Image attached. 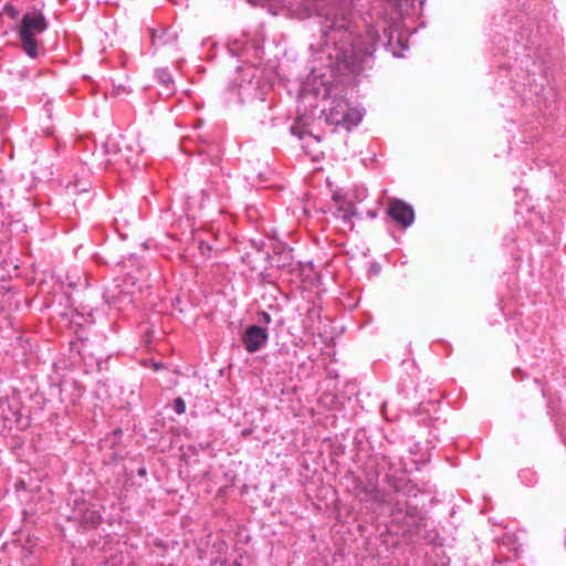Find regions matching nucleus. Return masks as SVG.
<instances>
[{"mask_svg": "<svg viewBox=\"0 0 566 566\" xmlns=\"http://www.w3.org/2000/svg\"><path fill=\"white\" fill-rule=\"evenodd\" d=\"M48 28L45 18L41 13H25L19 27V35L24 52L30 57L38 56L36 35L44 32Z\"/></svg>", "mask_w": 566, "mask_h": 566, "instance_id": "obj_1", "label": "nucleus"}, {"mask_svg": "<svg viewBox=\"0 0 566 566\" xmlns=\"http://www.w3.org/2000/svg\"><path fill=\"white\" fill-rule=\"evenodd\" d=\"M326 120L329 124L342 125L347 130L356 126L361 120V112L358 108L350 107L343 97L333 99L331 107L325 111Z\"/></svg>", "mask_w": 566, "mask_h": 566, "instance_id": "obj_2", "label": "nucleus"}, {"mask_svg": "<svg viewBox=\"0 0 566 566\" xmlns=\"http://www.w3.org/2000/svg\"><path fill=\"white\" fill-rule=\"evenodd\" d=\"M367 36L369 43L364 49L359 48V45L355 43L353 44L350 54L345 52L340 57H338L350 72H357L364 62L365 56L370 55L375 50V45L378 40L377 32L369 30L367 32Z\"/></svg>", "mask_w": 566, "mask_h": 566, "instance_id": "obj_3", "label": "nucleus"}, {"mask_svg": "<svg viewBox=\"0 0 566 566\" xmlns=\"http://www.w3.org/2000/svg\"><path fill=\"white\" fill-rule=\"evenodd\" d=\"M241 340L248 353H255L265 345L268 331L261 326L251 325L243 332Z\"/></svg>", "mask_w": 566, "mask_h": 566, "instance_id": "obj_4", "label": "nucleus"}, {"mask_svg": "<svg viewBox=\"0 0 566 566\" xmlns=\"http://www.w3.org/2000/svg\"><path fill=\"white\" fill-rule=\"evenodd\" d=\"M388 214L402 227H408L413 221L412 208L399 199L389 200Z\"/></svg>", "mask_w": 566, "mask_h": 566, "instance_id": "obj_5", "label": "nucleus"}, {"mask_svg": "<svg viewBox=\"0 0 566 566\" xmlns=\"http://www.w3.org/2000/svg\"><path fill=\"white\" fill-rule=\"evenodd\" d=\"M352 493L360 502H369L378 499V490L374 482H364L358 478L352 479Z\"/></svg>", "mask_w": 566, "mask_h": 566, "instance_id": "obj_6", "label": "nucleus"}, {"mask_svg": "<svg viewBox=\"0 0 566 566\" xmlns=\"http://www.w3.org/2000/svg\"><path fill=\"white\" fill-rule=\"evenodd\" d=\"M337 210L342 213V218L345 221H349L355 214V207L353 202L348 200H342V202L337 205Z\"/></svg>", "mask_w": 566, "mask_h": 566, "instance_id": "obj_7", "label": "nucleus"}, {"mask_svg": "<svg viewBox=\"0 0 566 566\" xmlns=\"http://www.w3.org/2000/svg\"><path fill=\"white\" fill-rule=\"evenodd\" d=\"M99 146L101 153L105 155H111V157L107 159L108 163H111L112 160H116L118 156L122 157L118 144H99Z\"/></svg>", "mask_w": 566, "mask_h": 566, "instance_id": "obj_8", "label": "nucleus"}, {"mask_svg": "<svg viewBox=\"0 0 566 566\" xmlns=\"http://www.w3.org/2000/svg\"><path fill=\"white\" fill-rule=\"evenodd\" d=\"M291 133L298 139H305L311 136L310 132L305 128V124L301 120H296L294 125L291 126Z\"/></svg>", "mask_w": 566, "mask_h": 566, "instance_id": "obj_9", "label": "nucleus"}, {"mask_svg": "<svg viewBox=\"0 0 566 566\" xmlns=\"http://www.w3.org/2000/svg\"><path fill=\"white\" fill-rule=\"evenodd\" d=\"M175 411L178 415H182L186 411V403L182 398L178 397L174 403Z\"/></svg>", "mask_w": 566, "mask_h": 566, "instance_id": "obj_10", "label": "nucleus"}, {"mask_svg": "<svg viewBox=\"0 0 566 566\" xmlns=\"http://www.w3.org/2000/svg\"><path fill=\"white\" fill-rule=\"evenodd\" d=\"M332 198L336 202V205L340 203L342 200H346L339 191H335Z\"/></svg>", "mask_w": 566, "mask_h": 566, "instance_id": "obj_11", "label": "nucleus"}, {"mask_svg": "<svg viewBox=\"0 0 566 566\" xmlns=\"http://www.w3.org/2000/svg\"><path fill=\"white\" fill-rule=\"evenodd\" d=\"M6 10H7L8 14H9L11 18H13V19H14V18H17V17H18V10H17V9H14L13 7L8 6V7L6 8Z\"/></svg>", "mask_w": 566, "mask_h": 566, "instance_id": "obj_12", "label": "nucleus"}, {"mask_svg": "<svg viewBox=\"0 0 566 566\" xmlns=\"http://www.w3.org/2000/svg\"><path fill=\"white\" fill-rule=\"evenodd\" d=\"M220 160H221V156H220L219 151H217L216 154H212V158H211L212 164H218Z\"/></svg>", "mask_w": 566, "mask_h": 566, "instance_id": "obj_13", "label": "nucleus"}, {"mask_svg": "<svg viewBox=\"0 0 566 566\" xmlns=\"http://www.w3.org/2000/svg\"><path fill=\"white\" fill-rule=\"evenodd\" d=\"M262 317H263V321L265 323H270L271 322V316L266 312H262Z\"/></svg>", "mask_w": 566, "mask_h": 566, "instance_id": "obj_14", "label": "nucleus"}, {"mask_svg": "<svg viewBox=\"0 0 566 566\" xmlns=\"http://www.w3.org/2000/svg\"><path fill=\"white\" fill-rule=\"evenodd\" d=\"M199 154L202 155V154H212V150H199Z\"/></svg>", "mask_w": 566, "mask_h": 566, "instance_id": "obj_15", "label": "nucleus"}, {"mask_svg": "<svg viewBox=\"0 0 566 566\" xmlns=\"http://www.w3.org/2000/svg\"><path fill=\"white\" fill-rule=\"evenodd\" d=\"M124 160L129 163V158L128 157H124Z\"/></svg>", "mask_w": 566, "mask_h": 566, "instance_id": "obj_16", "label": "nucleus"}]
</instances>
